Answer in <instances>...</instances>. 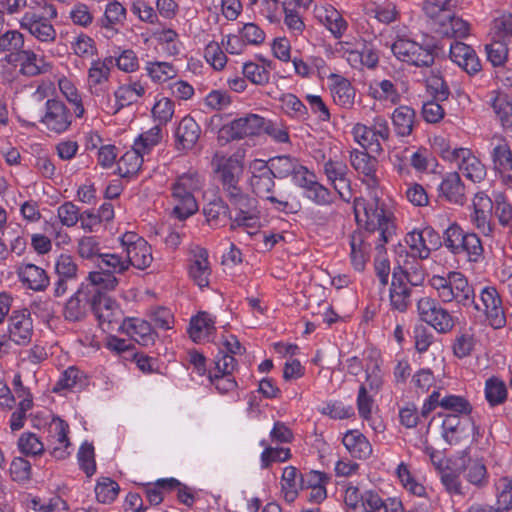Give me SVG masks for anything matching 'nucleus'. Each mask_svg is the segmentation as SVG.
<instances>
[{
    "label": "nucleus",
    "mask_w": 512,
    "mask_h": 512,
    "mask_svg": "<svg viewBox=\"0 0 512 512\" xmlns=\"http://www.w3.org/2000/svg\"><path fill=\"white\" fill-rule=\"evenodd\" d=\"M121 331L130 336L142 346H149L155 342L156 333L151 324L140 318H128L121 325Z\"/></svg>",
    "instance_id": "23"
},
{
    "label": "nucleus",
    "mask_w": 512,
    "mask_h": 512,
    "mask_svg": "<svg viewBox=\"0 0 512 512\" xmlns=\"http://www.w3.org/2000/svg\"><path fill=\"white\" fill-rule=\"evenodd\" d=\"M201 128L197 122L190 116H185L179 122L176 132L177 150H190L199 140Z\"/></svg>",
    "instance_id": "26"
},
{
    "label": "nucleus",
    "mask_w": 512,
    "mask_h": 512,
    "mask_svg": "<svg viewBox=\"0 0 512 512\" xmlns=\"http://www.w3.org/2000/svg\"><path fill=\"white\" fill-rule=\"evenodd\" d=\"M417 311L420 319L439 333H448L455 325L451 313L434 298H420L417 302Z\"/></svg>",
    "instance_id": "8"
},
{
    "label": "nucleus",
    "mask_w": 512,
    "mask_h": 512,
    "mask_svg": "<svg viewBox=\"0 0 512 512\" xmlns=\"http://www.w3.org/2000/svg\"><path fill=\"white\" fill-rule=\"evenodd\" d=\"M143 154L132 147V149L126 151L117 162V170L121 177H132L136 175L142 164Z\"/></svg>",
    "instance_id": "37"
},
{
    "label": "nucleus",
    "mask_w": 512,
    "mask_h": 512,
    "mask_svg": "<svg viewBox=\"0 0 512 512\" xmlns=\"http://www.w3.org/2000/svg\"><path fill=\"white\" fill-rule=\"evenodd\" d=\"M354 212L357 221L365 223V230L350 235V259L355 270L363 271L371 246L374 245L381 254L385 243L392 238L395 226L391 214L376 195L368 200L355 199Z\"/></svg>",
    "instance_id": "1"
},
{
    "label": "nucleus",
    "mask_w": 512,
    "mask_h": 512,
    "mask_svg": "<svg viewBox=\"0 0 512 512\" xmlns=\"http://www.w3.org/2000/svg\"><path fill=\"white\" fill-rule=\"evenodd\" d=\"M271 172L275 178H288L293 179L302 164L300 161L290 155L277 156L270 160Z\"/></svg>",
    "instance_id": "36"
},
{
    "label": "nucleus",
    "mask_w": 512,
    "mask_h": 512,
    "mask_svg": "<svg viewBox=\"0 0 512 512\" xmlns=\"http://www.w3.org/2000/svg\"><path fill=\"white\" fill-rule=\"evenodd\" d=\"M281 108L282 110L289 116L298 118V119H306L308 116V111L306 106L301 102V100L291 93L283 94L280 97Z\"/></svg>",
    "instance_id": "50"
},
{
    "label": "nucleus",
    "mask_w": 512,
    "mask_h": 512,
    "mask_svg": "<svg viewBox=\"0 0 512 512\" xmlns=\"http://www.w3.org/2000/svg\"><path fill=\"white\" fill-rule=\"evenodd\" d=\"M281 487L284 499L289 503L293 502L298 495V489L301 488L300 478L298 479V470L294 466L284 468L281 478Z\"/></svg>",
    "instance_id": "44"
},
{
    "label": "nucleus",
    "mask_w": 512,
    "mask_h": 512,
    "mask_svg": "<svg viewBox=\"0 0 512 512\" xmlns=\"http://www.w3.org/2000/svg\"><path fill=\"white\" fill-rule=\"evenodd\" d=\"M50 432L52 438L59 444L53 448L52 455L57 459L65 458L68 454L66 449L69 446L68 425L61 419H53L50 424Z\"/></svg>",
    "instance_id": "40"
},
{
    "label": "nucleus",
    "mask_w": 512,
    "mask_h": 512,
    "mask_svg": "<svg viewBox=\"0 0 512 512\" xmlns=\"http://www.w3.org/2000/svg\"><path fill=\"white\" fill-rule=\"evenodd\" d=\"M450 59L469 75L481 70V63L473 48L463 42L455 41L450 45Z\"/></svg>",
    "instance_id": "22"
},
{
    "label": "nucleus",
    "mask_w": 512,
    "mask_h": 512,
    "mask_svg": "<svg viewBox=\"0 0 512 512\" xmlns=\"http://www.w3.org/2000/svg\"><path fill=\"white\" fill-rule=\"evenodd\" d=\"M9 339L17 345H28L33 336V322L26 310L13 311L8 320Z\"/></svg>",
    "instance_id": "18"
},
{
    "label": "nucleus",
    "mask_w": 512,
    "mask_h": 512,
    "mask_svg": "<svg viewBox=\"0 0 512 512\" xmlns=\"http://www.w3.org/2000/svg\"><path fill=\"white\" fill-rule=\"evenodd\" d=\"M342 442L349 453L359 459H365L372 453V446L367 438L357 430L348 431Z\"/></svg>",
    "instance_id": "34"
},
{
    "label": "nucleus",
    "mask_w": 512,
    "mask_h": 512,
    "mask_svg": "<svg viewBox=\"0 0 512 512\" xmlns=\"http://www.w3.org/2000/svg\"><path fill=\"white\" fill-rule=\"evenodd\" d=\"M91 310L103 331H121V325L124 324L126 319H124L122 310L114 300L96 292L92 296Z\"/></svg>",
    "instance_id": "11"
},
{
    "label": "nucleus",
    "mask_w": 512,
    "mask_h": 512,
    "mask_svg": "<svg viewBox=\"0 0 512 512\" xmlns=\"http://www.w3.org/2000/svg\"><path fill=\"white\" fill-rule=\"evenodd\" d=\"M192 254L193 257L189 265V276L200 288L207 287L211 274L208 252L202 247H196L192 250Z\"/></svg>",
    "instance_id": "24"
},
{
    "label": "nucleus",
    "mask_w": 512,
    "mask_h": 512,
    "mask_svg": "<svg viewBox=\"0 0 512 512\" xmlns=\"http://www.w3.org/2000/svg\"><path fill=\"white\" fill-rule=\"evenodd\" d=\"M119 493V485L109 477L98 479L95 495L99 502L107 504L113 502Z\"/></svg>",
    "instance_id": "49"
},
{
    "label": "nucleus",
    "mask_w": 512,
    "mask_h": 512,
    "mask_svg": "<svg viewBox=\"0 0 512 512\" xmlns=\"http://www.w3.org/2000/svg\"><path fill=\"white\" fill-rule=\"evenodd\" d=\"M16 274L22 285L35 292H42L50 284L46 271L32 263H22L16 268Z\"/></svg>",
    "instance_id": "21"
},
{
    "label": "nucleus",
    "mask_w": 512,
    "mask_h": 512,
    "mask_svg": "<svg viewBox=\"0 0 512 512\" xmlns=\"http://www.w3.org/2000/svg\"><path fill=\"white\" fill-rule=\"evenodd\" d=\"M439 406L445 410L454 412L456 415H468L472 411L470 402L458 395H446L441 398Z\"/></svg>",
    "instance_id": "58"
},
{
    "label": "nucleus",
    "mask_w": 512,
    "mask_h": 512,
    "mask_svg": "<svg viewBox=\"0 0 512 512\" xmlns=\"http://www.w3.org/2000/svg\"><path fill=\"white\" fill-rule=\"evenodd\" d=\"M465 253L471 262H478L483 256V246L479 237L475 233H466L459 254Z\"/></svg>",
    "instance_id": "51"
},
{
    "label": "nucleus",
    "mask_w": 512,
    "mask_h": 512,
    "mask_svg": "<svg viewBox=\"0 0 512 512\" xmlns=\"http://www.w3.org/2000/svg\"><path fill=\"white\" fill-rule=\"evenodd\" d=\"M331 93L337 105L343 108H351L353 106L355 89L347 79L337 77V80L331 88Z\"/></svg>",
    "instance_id": "41"
},
{
    "label": "nucleus",
    "mask_w": 512,
    "mask_h": 512,
    "mask_svg": "<svg viewBox=\"0 0 512 512\" xmlns=\"http://www.w3.org/2000/svg\"><path fill=\"white\" fill-rule=\"evenodd\" d=\"M450 0L426 1L423 9L427 17L433 20L436 30L444 37L465 38L470 34V24L454 15L449 9Z\"/></svg>",
    "instance_id": "3"
},
{
    "label": "nucleus",
    "mask_w": 512,
    "mask_h": 512,
    "mask_svg": "<svg viewBox=\"0 0 512 512\" xmlns=\"http://www.w3.org/2000/svg\"><path fill=\"white\" fill-rule=\"evenodd\" d=\"M343 502L345 512H360V507L363 506L364 502V493L361 494L356 486L347 485L343 494Z\"/></svg>",
    "instance_id": "64"
},
{
    "label": "nucleus",
    "mask_w": 512,
    "mask_h": 512,
    "mask_svg": "<svg viewBox=\"0 0 512 512\" xmlns=\"http://www.w3.org/2000/svg\"><path fill=\"white\" fill-rule=\"evenodd\" d=\"M145 70L156 83L166 82L177 75V70L168 62H148Z\"/></svg>",
    "instance_id": "48"
},
{
    "label": "nucleus",
    "mask_w": 512,
    "mask_h": 512,
    "mask_svg": "<svg viewBox=\"0 0 512 512\" xmlns=\"http://www.w3.org/2000/svg\"><path fill=\"white\" fill-rule=\"evenodd\" d=\"M77 459L80 468L87 477H92L96 472L95 452L91 443L84 442L78 451Z\"/></svg>",
    "instance_id": "56"
},
{
    "label": "nucleus",
    "mask_w": 512,
    "mask_h": 512,
    "mask_svg": "<svg viewBox=\"0 0 512 512\" xmlns=\"http://www.w3.org/2000/svg\"><path fill=\"white\" fill-rule=\"evenodd\" d=\"M45 106L46 111L41 118V123L50 132L56 134L65 132L71 125V114L65 104L56 99H49Z\"/></svg>",
    "instance_id": "15"
},
{
    "label": "nucleus",
    "mask_w": 512,
    "mask_h": 512,
    "mask_svg": "<svg viewBox=\"0 0 512 512\" xmlns=\"http://www.w3.org/2000/svg\"><path fill=\"white\" fill-rule=\"evenodd\" d=\"M394 277L409 284L410 286L416 287L421 285L425 279V270L422 264L415 260H406L403 265H399L393 272Z\"/></svg>",
    "instance_id": "30"
},
{
    "label": "nucleus",
    "mask_w": 512,
    "mask_h": 512,
    "mask_svg": "<svg viewBox=\"0 0 512 512\" xmlns=\"http://www.w3.org/2000/svg\"><path fill=\"white\" fill-rule=\"evenodd\" d=\"M59 89L66 99L74 105V113L77 117H82L84 114V107L81 97L78 94L76 87L67 78H61L58 81Z\"/></svg>",
    "instance_id": "59"
},
{
    "label": "nucleus",
    "mask_w": 512,
    "mask_h": 512,
    "mask_svg": "<svg viewBox=\"0 0 512 512\" xmlns=\"http://www.w3.org/2000/svg\"><path fill=\"white\" fill-rule=\"evenodd\" d=\"M492 158L494 168L500 174L502 181L506 185H512V152L506 141L500 139L494 146Z\"/></svg>",
    "instance_id": "28"
},
{
    "label": "nucleus",
    "mask_w": 512,
    "mask_h": 512,
    "mask_svg": "<svg viewBox=\"0 0 512 512\" xmlns=\"http://www.w3.org/2000/svg\"><path fill=\"white\" fill-rule=\"evenodd\" d=\"M442 429L443 437L450 444L459 442L464 431L459 415L456 414H448L445 416L442 422Z\"/></svg>",
    "instance_id": "55"
},
{
    "label": "nucleus",
    "mask_w": 512,
    "mask_h": 512,
    "mask_svg": "<svg viewBox=\"0 0 512 512\" xmlns=\"http://www.w3.org/2000/svg\"><path fill=\"white\" fill-rule=\"evenodd\" d=\"M224 193L228 200L229 206L233 211H235L234 215L251 212L252 210L257 209L256 199L250 197L241 189V187L227 190Z\"/></svg>",
    "instance_id": "35"
},
{
    "label": "nucleus",
    "mask_w": 512,
    "mask_h": 512,
    "mask_svg": "<svg viewBox=\"0 0 512 512\" xmlns=\"http://www.w3.org/2000/svg\"><path fill=\"white\" fill-rule=\"evenodd\" d=\"M113 63L112 57L92 60L87 72V87L92 95L101 96L108 91Z\"/></svg>",
    "instance_id": "14"
},
{
    "label": "nucleus",
    "mask_w": 512,
    "mask_h": 512,
    "mask_svg": "<svg viewBox=\"0 0 512 512\" xmlns=\"http://www.w3.org/2000/svg\"><path fill=\"white\" fill-rule=\"evenodd\" d=\"M405 242L412 252V256L418 259H427L432 249L437 248L439 237L432 228L414 230L405 237Z\"/></svg>",
    "instance_id": "17"
},
{
    "label": "nucleus",
    "mask_w": 512,
    "mask_h": 512,
    "mask_svg": "<svg viewBox=\"0 0 512 512\" xmlns=\"http://www.w3.org/2000/svg\"><path fill=\"white\" fill-rule=\"evenodd\" d=\"M490 105L503 129L512 132V99L506 93L492 91Z\"/></svg>",
    "instance_id": "29"
},
{
    "label": "nucleus",
    "mask_w": 512,
    "mask_h": 512,
    "mask_svg": "<svg viewBox=\"0 0 512 512\" xmlns=\"http://www.w3.org/2000/svg\"><path fill=\"white\" fill-rule=\"evenodd\" d=\"M494 214L502 226H507L512 221V204L508 202L507 197L497 192L494 194Z\"/></svg>",
    "instance_id": "60"
},
{
    "label": "nucleus",
    "mask_w": 512,
    "mask_h": 512,
    "mask_svg": "<svg viewBox=\"0 0 512 512\" xmlns=\"http://www.w3.org/2000/svg\"><path fill=\"white\" fill-rule=\"evenodd\" d=\"M243 74L245 78L256 85H265L269 82L270 73L264 67L254 62H248L243 65Z\"/></svg>",
    "instance_id": "61"
},
{
    "label": "nucleus",
    "mask_w": 512,
    "mask_h": 512,
    "mask_svg": "<svg viewBox=\"0 0 512 512\" xmlns=\"http://www.w3.org/2000/svg\"><path fill=\"white\" fill-rule=\"evenodd\" d=\"M350 164L354 170L362 176V182L369 188L378 186L376 175L378 161L365 151L353 150L350 153Z\"/></svg>",
    "instance_id": "20"
},
{
    "label": "nucleus",
    "mask_w": 512,
    "mask_h": 512,
    "mask_svg": "<svg viewBox=\"0 0 512 512\" xmlns=\"http://www.w3.org/2000/svg\"><path fill=\"white\" fill-rule=\"evenodd\" d=\"M393 55L401 62L416 67H430L434 63V52L406 37H398L391 44Z\"/></svg>",
    "instance_id": "6"
},
{
    "label": "nucleus",
    "mask_w": 512,
    "mask_h": 512,
    "mask_svg": "<svg viewBox=\"0 0 512 512\" xmlns=\"http://www.w3.org/2000/svg\"><path fill=\"white\" fill-rule=\"evenodd\" d=\"M273 178H275V176L270 169H264V174L262 175H252L250 185L254 193L258 197L268 201L278 211H294V205L290 202L289 195L274 192L273 187L275 183Z\"/></svg>",
    "instance_id": "9"
},
{
    "label": "nucleus",
    "mask_w": 512,
    "mask_h": 512,
    "mask_svg": "<svg viewBox=\"0 0 512 512\" xmlns=\"http://www.w3.org/2000/svg\"><path fill=\"white\" fill-rule=\"evenodd\" d=\"M99 269H104L113 275L115 273H124L127 271L128 265L126 258L116 253H103L97 261Z\"/></svg>",
    "instance_id": "53"
},
{
    "label": "nucleus",
    "mask_w": 512,
    "mask_h": 512,
    "mask_svg": "<svg viewBox=\"0 0 512 512\" xmlns=\"http://www.w3.org/2000/svg\"><path fill=\"white\" fill-rule=\"evenodd\" d=\"M392 122L399 136H408L411 134L414 127L415 112L408 106H400L394 110Z\"/></svg>",
    "instance_id": "39"
},
{
    "label": "nucleus",
    "mask_w": 512,
    "mask_h": 512,
    "mask_svg": "<svg viewBox=\"0 0 512 512\" xmlns=\"http://www.w3.org/2000/svg\"><path fill=\"white\" fill-rule=\"evenodd\" d=\"M92 297L85 289L77 290L66 302L63 315L68 321H81L91 309Z\"/></svg>",
    "instance_id": "25"
},
{
    "label": "nucleus",
    "mask_w": 512,
    "mask_h": 512,
    "mask_svg": "<svg viewBox=\"0 0 512 512\" xmlns=\"http://www.w3.org/2000/svg\"><path fill=\"white\" fill-rule=\"evenodd\" d=\"M203 187V179L197 172H187L178 176L171 186L174 204L173 215L184 220L198 210L195 193Z\"/></svg>",
    "instance_id": "2"
},
{
    "label": "nucleus",
    "mask_w": 512,
    "mask_h": 512,
    "mask_svg": "<svg viewBox=\"0 0 512 512\" xmlns=\"http://www.w3.org/2000/svg\"><path fill=\"white\" fill-rule=\"evenodd\" d=\"M430 285L438 292L442 302L455 300L463 307L471 306L474 302V289L459 272H450L446 277L434 275L430 279Z\"/></svg>",
    "instance_id": "4"
},
{
    "label": "nucleus",
    "mask_w": 512,
    "mask_h": 512,
    "mask_svg": "<svg viewBox=\"0 0 512 512\" xmlns=\"http://www.w3.org/2000/svg\"><path fill=\"white\" fill-rule=\"evenodd\" d=\"M85 376L78 368L71 366L67 368L53 387L54 392L73 390L85 385Z\"/></svg>",
    "instance_id": "43"
},
{
    "label": "nucleus",
    "mask_w": 512,
    "mask_h": 512,
    "mask_svg": "<svg viewBox=\"0 0 512 512\" xmlns=\"http://www.w3.org/2000/svg\"><path fill=\"white\" fill-rule=\"evenodd\" d=\"M152 114L160 125L167 124L174 114V102L166 97L159 99L152 108Z\"/></svg>",
    "instance_id": "62"
},
{
    "label": "nucleus",
    "mask_w": 512,
    "mask_h": 512,
    "mask_svg": "<svg viewBox=\"0 0 512 512\" xmlns=\"http://www.w3.org/2000/svg\"><path fill=\"white\" fill-rule=\"evenodd\" d=\"M145 86L139 81H130L118 87L114 92L117 103V108L114 113L118 112L121 108L136 103L144 94Z\"/></svg>",
    "instance_id": "33"
},
{
    "label": "nucleus",
    "mask_w": 512,
    "mask_h": 512,
    "mask_svg": "<svg viewBox=\"0 0 512 512\" xmlns=\"http://www.w3.org/2000/svg\"><path fill=\"white\" fill-rule=\"evenodd\" d=\"M443 159L453 162L463 175L472 182H480L486 176L485 166L469 149L454 148L444 145L441 149Z\"/></svg>",
    "instance_id": "7"
},
{
    "label": "nucleus",
    "mask_w": 512,
    "mask_h": 512,
    "mask_svg": "<svg viewBox=\"0 0 512 512\" xmlns=\"http://www.w3.org/2000/svg\"><path fill=\"white\" fill-rule=\"evenodd\" d=\"M18 448L22 454L37 456L44 452V445L36 434L31 432L23 433L18 439Z\"/></svg>",
    "instance_id": "57"
},
{
    "label": "nucleus",
    "mask_w": 512,
    "mask_h": 512,
    "mask_svg": "<svg viewBox=\"0 0 512 512\" xmlns=\"http://www.w3.org/2000/svg\"><path fill=\"white\" fill-rule=\"evenodd\" d=\"M215 321L206 312H201L190 321L189 335L194 342H199L211 335L214 330Z\"/></svg>",
    "instance_id": "38"
},
{
    "label": "nucleus",
    "mask_w": 512,
    "mask_h": 512,
    "mask_svg": "<svg viewBox=\"0 0 512 512\" xmlns=\"http://www.w3.org/2000/svg\"><path fill=\"white\" fill-rule=\"evenodd\" d=\"M161 138V128L159 125H156L139 135L138 138L134 141L133 147L145 155L149 153L153 147L159 144Z\"/></svg>",
    "instance_id": "52"
},
{
    "label": "nucleus",
    "mask_w": 512,
    "mask_h": 512,
    "mask_svg": "<svg viewBox=\"0 0 512 512\" xmlns=\"http://www.w3.org/2000/svg\"><path fill=\"white\" fill-rule=\"evenodd\" d=\"M214 171L219 175L224 192L239 186L244 165L242 155L235 153L229 157L216 153L212 158Z\"/></svg>",
    "instance_id": "12"
},
{
    "label": "nucleus",
    "mask_w": 512,
    "mask_h": 512,
    "mask_svg": "<svg viewBox=\"0 0 512 512\" xmlns=\"http://www.w3.org/2000/svg\"><path fill=\"white\" fill-rule=\"evenodd\" d=\"M323 170L328 181L334 187L335 191H337L339 196L343 200L349 201L352 194L346 163L339 159H329L324 163Z\"/></svg>",
    "instance_id": "16"
},
{
    "label": "nucleus",
    "mask_w": 512,
    "mask_h": 512,
    "mask_svg": "<svg viewBox=\"0 0 512 512\" xmlns=\"http://www.w3.org/2000/svg\"><path fill=\"white\" fill-rule=\"evenodd\" d=\"M439 197L450 203L463 205L465 202V187L457 172L447 173L438 186Z\"/></svg>",
    "instance_id": "27"
},
{
    "label": "nucleus",
    "mask_w": 512,
    "mask_h": 512,
    "mask_svg": "<svg viewBox=\"0 0 512 512\" xmlns=\"http://www.w3.org/2000/svg\"><path fill=\"white\" fill-rule=\"evenodd\" d=\"M20 26L38 41L51 43L56 39L57 33L50 21L35 12H26L20 20Z\"/></svg>",
    "instance_id": "19"
},
{
    "label": "nucleus",
    "mask_w": 512,
    "mask_h": 512,
    "mask_svg": "<svg viewBox=\"0 0 512 512\" xmlns=\"http://www.w3.org/2000/svg\"><path fill=\"white\" fill-rule=\"evenodd\" d=\"M120 243L125 253L128 268L133 266L144 270L152 261V249L148 242L134 232H126L120 237Z\"/></svg>",
    "instance_id": "10"
},
{
    "label": "nucleus",
    "mask_w": 512,
    "mask_h": 512,
    "mask_svg": "<svg viewBox=\"0 0 512 512\" xmlns=\"http://www.w3.org/2000/svg\"><path fill=\"white\" fill-rule=\"evenodd\" d=\"M485 398L491 407L503 404L507 398L505 383L497 377L487 379L485 382Z\"/></svg>",
    "instance_id": "47"
},
{
    "label": "nucleus",
    "mask_w": 512,
    "mask_h": 512,
    "mask_svg": "<svg viewBox=\"0 0 512 512\" xmlns=\"http://www.w3.org/2000/svg\"><path fill=\"white\" fill-rule=\"evenodd\" d=\"M260 217L258 209L251 212L231 216L230 227L232 230H242L248 235L256 234L260 229Z\"/></svg>",
    "instance_id": "42"
},
{
    "label": "nucleus",
    "mask_w": 512,
    "mask_h": 512,
    "mask_svg": "<svg viewBox=\"0 0 512 512\" xmlns=\"http://www.w3.org/2000/svg\"><path fill=\"white\" fill-rule=\"evenodd\" d=\"M465 478L472 485L477 487L485 486L488 482L485 465L478 460H469L465 467Z\"/></svg>",
    "instance_id": "54"
},
{
    "label": "nucleus",
    "mask_w": 512,
    "mask_h": 512,
    "mask_svg": "<svg viewBox=\"0 0 512 512\" xmlns=\"http://www.w3.org/2000/svg\"><path fill=\"white\" fill-rule=\"evenodd\" d=\"M411 287L409 284L392 276L390 286V305L394 310L405 312L411 304Z\"/></svg>",
    "instance_id": "32"
},
{
    "label": "nucleus",
    "mask_w": 512,
    "mask_h": 512,
    "mask_svg": "<svg viewBox=\"0 0 512 512\" xmlns=\"http://www.w3.org/2000/svg\"><path fill=\"white\" fill-rule=\"evenodd\" d=\"M265 127V119L257 114H247L224 125L220 132L226 140L243 139L259 135Z\"/></svg>",
    "instance_id": "13"
},
{
    "label": "nucleus",
    "mask_w": 512,
    "mask_h": 512,
    "mask_svg": "<svg viewBox=\"0 0 512 512\" xmlns=\"http://www.w3.org/2000/svg\"><path fill=\"white\" fill-rule=\"evenodd\" d=\"M497 512H512V477H501L495 484Z\"/></svg>",
    "instance_id": "46"
},
{
    "label": "nucleus",
    "mask_w": 512,
    "mask_h": 512,
    "mask_svg": "<svg viewBox=\"0 0 512 512\" xmlns=\"http://www.w3.org/2000/svg\"><path fill=\"white\" fill-rule=\"evenodd\" d=\"M16 60L20 62V72L26 76H36L50 69V65L32 50L22 49L17 53Z\"/></svg>",
    "instance_id": "31"
},
{
    "label": "nucleus",
    "mask_w": 512,
    "mask_h": 512,
    "mask_svg": "<svg viewBox=\"0 0 512 512\" xmlns=\"http://www.w3.org/2000/svg\"><path fill=\"white\" fill-rule=\"evenodd\" d=\"M478 313H483L488 324L494 329H500L506 324V316L501 297L493 286L481 288L478 296L474 294L471 304Z\"/></svg>",
    "instance_id": "5"
},
{
    "label": "nucleus",
    "mask_w": 512,
    "mask_h": 512,
    "mask_svg": "<svg viewBox=\"0 0 512 512\" xmlns=\"http://www.w3.org/2000/svg\"><path fill=\"white\" fill-rule=\"evenodd\" d=\"M369 95L376 100L390 104H397L400 101V94L390 80H382L370 85Z\"/></svg>",
    "instance_id": "45"
},
{
    "label": "nucleus",
    "mask_w": 512,
    "mask_h": 512,
    "mask_svg": "<svg viewBox=\"0 0 512 512\" xmlns=\"http://www.w3.org/2000/svg\"><path fill=\"white\" fill-rule=\"evenodd\" d=\"M88 280L99 290H113L118 284L117 278L112 273L104 269L90 272Z\"/></svg>",
    "instance_id": "63"
}]
</instances>
